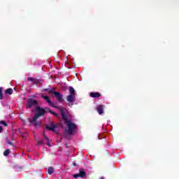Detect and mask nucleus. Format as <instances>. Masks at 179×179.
Segmentation results:
<instances>
[{"mask_svg":"<svg viewBox=\"0 0 179 179\" xmlns=\"http://www.w3.org/2000/svg\"><path fill=\"white\" fill-rule=\"evenodd\" d=\"M90 96L92 97V99H99V97H101V94H100V92H91Z\"/></svg>","mask_w":179,"mask_h":179,"instance_id":"obj_7","label":"nucleus"},{"mask_svg":"<svg viewBox=\"0 0 179 179\" xmlns=\"http://www.w3.org/2000/svg\"><path fill=\"white\" fill-rule=\"evenodd\" d=\"M38 102L34 99H29L28 100L27 104V108H31L33 106H38Z\"/></svg>","mask_w":179,"mask_h":179,"instance_id":"obj_4","label":"nucleus"},{"mask_svg":"<svg viewBox=\"0 0 179 179\" xmlns=\"http://www.w3.org/2000/svg\"><path fill=\"white\" fill-rule=\"evenodd\" d=\"M48 112L50 113V114H52L54 115V114H55V112L51 110L50 109L48 108Z\"/></svg>","mask_w":179,"mask_h":179,"instance_id":"obj_21","label":"nucleus"},{"mask_svg":"<svg viewBox=\"0 0 179 179\" xmlns=\"http://www.w3.org/2000/svg\"><path fill=\"white\" fill-rule=\"evenodd\" d=\"M50 89H44L43 92H48L50 93Z\"/></svg>","mask_w":179,"mask_h":179,"instance_id":"obj_24","label":"nucleus"},{"mask_svg":"<svg viewBox=\"0 0 179 179\" xmlns=\"http://www.w3.org/2000/svg\"><path fill=\"white\" fill-rule=\"evenodd\" d=\"M97 113L101 115V114H104V106L103 105H98L96 108Z\"/></svg>","mask_w":179,"mask_h":179,"instance_id":"obj_5","label":"nucleus"},{"mask_svg":"<svg viewBox=\"0 0 179 179\" xmlns=\"http://www.w3.org/2000/svg\"><path fill=\"white\" fill-rule=\"evenodd\" d=\"M43 99L48 103L49 106L53 107V108H57L60 111V114L62 115V120H64V124H66V127H68V134L69 135H72L73 134V130L78 128V125L75 123L72 122L71 120H69L68 115H69V111L65 108H59L57 106H55L51 100H50V96H42Z\"/></svg>","mask_w":179,"mask_h":179,"instance_id":"obj_1","label":"nucleus"},{"mask_svg":"<svg viewBox=\"0 0 179 179\" xmlns=\"http://www.w3.org/2000/svg\"><path fill=\"white\" fill-rule=\"evenodd\" d=\"M80 178H85L86 177V171H85V169L83 168H80L79 169V173Z\"/></svg>","mask_w":179,"mask_h":179,"instance_id":"obj_8","label":"nucleus"},{"mask_svg":"<svg viewBox=\"0 0 179 179\" xmlns=\"http://www.w3.org/2000/svg\"><path fill=\"white\" fill-rule=\"evenodd\" d=\"M6 94H13V90L12 88H8L5 91Z\"/></svg>","mask_w":179,"mask_h":179,"instance_id":"obj_12","label":"nucleus"},{"mask_svg":"<svg viewBox=\"0 0 179 179\" xmlns=\"http://www.w3.org/2000/svg\"><path fill=\"white\" fill-rule=\"evenodd\" d=\"M48 173L50 174V176H52L54 173V168L52 166H50L48 169Z\"/></svg>","mask_w":179,"mask_h":179,"instance_id":"obj_13","label":"nucleus"},{"mask_svg":"<svg viewBox=\"0 0 179 179\" xmlns=\"http://www.w3.org/2000/svg\"><path fill=\"white\" fill-rule=\"evenodd\" d=\"M10 154V150L7 149L3 152V156H9V155Z\"/></svg>","mask_w":179,"mask_h":179,"instance_id":"obj_14","label":"nucleus"},{"mask_svg":"<svg viewBox=\"0 0 179 179\" xmlns=\"http://www.w3.org/2000/svg\"><path fill=\"white\" fill-rule=\"evenodd\" d=\"M28 80L29 82H33L34 85H38V83H40V80L31 77H29Z\"/></svg>","mask_w":179,"mask_h":179,"instance_id":"obj_9","label":"nucleus"},{"mask_svg":"<svg viewBox=\"0 0 179 179\" xmlns=\"http://www.w3.org/2000/svg\"><path fill=\"white\" fill-rule=\"evenodd\" d=\"M2 87H0V100H3V94L2 93Z\"/></svg>","mask_w":179,"mask_h":179,"instance_id":"obj_15","label":"nucleus"},{"mask_svg":"<svg viewBox=\"0 0 179 179\" xmlns=\"http://www.w3.org/2000/svg\"><path fill=\"white\" fill-rule=\"evenodd\" d=\"M66 99L69 103H75V95L69 94L66 96Z\"/></svg>","mask_w":179,"mask_h":179,"instance_id":"obj_10","label":"nucleus"},{"mask_svg":"<svg viewBox=\"0 0 179 179\" xmlns=\"http://www.w3.org/2000/svg\"><path fill=\"white\" fill-rule=\"evenodd\" d=\"M35 111H36V113L31 122L36 127V128H37L41 127V121H37V120L45 114V110L40 106H36Z\"/></svg>","mask_w":179,"mask_h":179,"instance_id":"obj_2","label":"nucleus"},{"mask_svg":"<svg viewBox=\"0 0 179 179\" xmlns=\"http://www.w3.org/2000/svg\"><path fill=\"white\" fill-rule=\"evenodd\" d=\"M54 96H55L58 101H64V99H63L62 94H61V92H57L55 93Z\"/></svg>","mask_w":179,"mask_h":179,"instance_id":"obj_6","label":"nucleus"},{"mask_svg":"<svg viewBox=\"0 0 179 179\" xmlns=\"http://www.w3.org/2000/svg\"><path fill=\"white\" fill-rule=\"evenodd\" d=\"M3 131V128H2L1 126H0V134H2Z\"/></svg>","mask_w":179,"mask_h":179,"instance_id":"obj_23","label":"nucleus"},{"mask_svg":"<svg viewBox=\"0 0 179 179\" xmlns=\"http://www.w3.org/2000/svg\"><path fill=\"white\" fill-rule=\"evenodd\" d=\"M69 92L70 93V95L75 96V89L73 88V87H69Z\"/></svg>","mask_w":179,"mask_h":179,"instance_id":"obj_11","label":"nucleus"},{"mask_svg":"<svg viewBox=\"0 0 179 179\" xmlns=\"http://www.w3.org/2000/svg\"><path fill=\"white\" fill-rule=\"evenodd\" d=\"M58 92H55V87H53L52 89L50 90V94H55V93H57Z\"/></svg>","mask_w":179,"mask_h":179,"instance_id":"obj_16","label":"nucleus"},{"mask_svg":"<svg viewBox=\"0 0 179 179\" xmlns=\"http://www.w3.org/2000/svg\"><path fill=\"white\" fill-rule=\"evenodd\" d=\"M53 115H55V117H59V115H58L57 113H55Z\"/></svg>","mask_w":179,"mask_h":179,"instance_id":"obj_25","label":"nucleus"},{"mask_svg":"<svg viewBox=\"0 0 179 179\" xmlns=\"http://www.w3.org/2000/svg\"><path fill=\"white\" fill-rule=\"evenodd\" d=\"M7 143L8 145H13V143L12 142L9 141L8 138H7Z\"/></svg>","mask_w":179,"mask_h":179,"instance_id":"obj_22","label":"nucleus"},{"mask_svg":"<svg viewBox=\"0 0 179 179\" xmlns=\"http://www.w3.org/2000/svg\"><path fill=\"white\" fill-rule=\"evenodd\" d=\"M73 176V178H79V177H80V175L79 173H76V174H74Z\"/></svg>","mask_w":179,"mask_h":179,"instance_id":"obj_20","label":"nucleus"},{"mask_svg":"<svg viewBox=\"0 0 179 179\" xmlns=\"http://www.w3.org/2000/svg\"><path fill=\"white\" fill-rule=\"evenodd\" d=\"M43 138H45V139H46V141H47V145H48V146H50V139L49 138H48V137L47 136H45V134H43Z\"/></svg>","mask_w":179,"mask_h":179,"instance_id":"obj_18","label":"nucleus"},{"mask_svg":"<svg viewBox=\"0 0 179 179\" xmlns=\"http://www.w3.org/2000/svg\"><path fill=\"white\" fill-rule=\"evenodd\" d=\"M57 125L55 124L53 122H51L49 125H45V129H48V131H52V132H55V129L57 128Z\"/></svg>","mask_w":179,"mask_h":179,"instance_id":"obj_3","label":"nucleus"},{"mask_svg":"<svg viewBox=\"0 0 179 179\" xmlns=\"http://www.w3.org/2000/svg\"><path fill=\"white\" fill-rule=\"evenodd\" d=\"M43 145H44V141H38L37 146H43Z\"/></svg>","mask_w":179,"mask_h":179,"instance_id":"obj_19","label":"nucleus"},{"mask_svg":"<svg viewBox=\"0 0 179 179\" xmlns=\"http://www.w3.org/2000/svg\"><path fill=\"white\" fill-rule=\"evenodd\" d=\"M0 124L3 125V127H8V123L6 122H5V120H1Z\"/></svg>","mask_w":179,"mask_h":179,"instance_id":"obj_17","label":"nucleus"}]
</instances>
